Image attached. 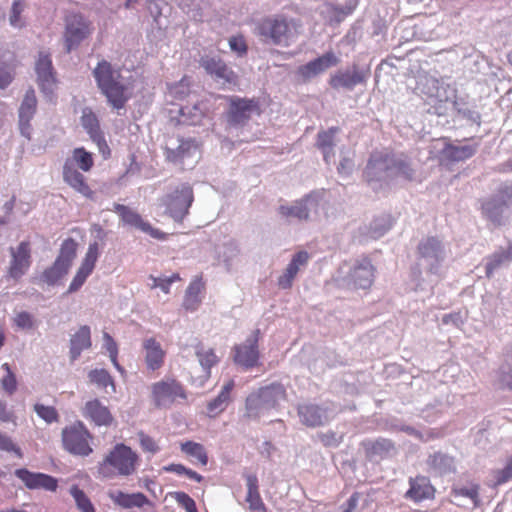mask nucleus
I'll return each instance as SVG.
<instances>
[{"label":"nucleus","mask_w":512,"mask_h":512,"mask_svg":"<svg viewBox=\"0 0 512 512\" xmlns=\"http://www.w3.org/2000/svg\"><path fill=\"white\" fill-rule=\"evenodd\" d=\"M364 174L372 189L377 190L399 178L413 181L416 171L411 159L404 154L375 152L371 154Z\"/></svg>","instance_id":"nucleus-1"},{"label":"nucleus","mask_w":512,"mask_h":512,"mask_svg":"<svg viewBox=\"0 0 512 512\" xmlns=\"http://www.w3.org/2000/svg\"><path fill=\"white\" fill-rule=\"evenodd\" d=\"M93 76L108 104L116 110L125 108L131 98V93L124 82L121 71L114 69L108 61L102 60L94 68Z\"/></svg>","instance_id":"nucleus-2"},{"label":"nucleus","mask_w":512,"mask_h":512,"mask_svg":"<svg viewBox=\"0 0 512 512\" xmlns=\"http://www.w3.org/2000/svg\"><path fill=\"white\" fill-rule=\"evenodd\" d=\"M94 166L92 153L84 147L73 149L71 156L63 164L62 176L64 182L75 192L87 199H94L95 192L91 189L86 177L80 172H89Z\"/></svg>","instance_id":"nucleus-3"},{"label":"nucleus","mask_w":512,"mask_h":512,"mask_svg":"<svg viewBox=\"0 0 512 512\" xmlns=\"http://www.w3.org/2000/svg\"><path fill=\"white\" fill-rule=\"evenodd\" d=\"M139 455L131 447L116 444L99 463L98 472L104 478L133 475L139 465Z\"/></svg>","instance_id":"nucleus-4"},{"label":"nucleus","mask_w":512,"mask_h":512,"mask_svg":"<svg viewBox=\"0 0 512 512\" xmlns=\"http://www.w3.org/2000/svg\"><path fill=\"white\" fill-rule=\"evenodd\" d=\"M254 33L263 42L288 46L297 35V25L293 19L283 14H275L258 21Z\"/></svg>","instance_id":"nucleus-5"},{"label":"nucleus","mask_w":512,"mask_h":512,"mask_svg":"<svg viewBox=\"0 0 512 512\" xmlns=\"http://www.w3.org/2000/svg\"><path fill=\"white\" fill-rule=\"evenodd\" d=\"M285 399L286 391L283 385L273 383L261 387L247 396L244 416L248 419H257Z\"/></svg>","instance_id":"nucleus-6"},{"label":"nucleus","mask_w":512,"mask_h":512,"mask_svg":"<svg viewBox=\"0 0 512 512\" xmlns=\"http://www.w3.org/2000/svg\"><path fill=\"white\" fill-rule=\"evenodd\" d=\"M334 280L340 287L367 289L374 281V267L367 257L357 259L342 265Z\"/></svg>","instance_id":"nucleus-7"},{"label":"nucleus","mask_w":512,"mask_h":512,"mask_svg":"<svg viewBox=\"0 0 512 512\" xmlns=\"http://www.w3.org/2000/svg\"><path fill=\"white\" fill-rule=\"evenodd\" d=\"M187 397L186 388L174 377H165L150 386V399L156 409H170Z\"/></svg>","instance_id":"nucleus-8"},{"label":"nucleus","mask_w":512,"mask_h":512,"mask_svg":"<svg viewBox=\"0 0 512 512\" xmlns=\"http://www.w3.org/2000/svg\"><path fill=\"white\" fill-rule=\"evenodd\" d=\"M418 266L431 274H437L446 258V249L437 237L430 236L422 239L417 247Z\"/></svg>","instance_id":"nucleus-9"},{"label":"nucleus","mask_w":512,"mask_h":512,"mask_svg":"<svg viewBox=\"0 0 512 512\" xmlns=\"http://www.w3.org/2000/svg\"><path fill=\"white\" fill-rule=\"evenodd\" d=\"M91 440V433L81 421H76L62 430L63 447L73 455H90L93 452Z\"/></svg>","instance_id":"nucleus-10"},{"label":"nucleus","mask_w":512,"mask_h":512,"mask_svg":"<svg viewBox=\"0 0 512 512\" xmlns=\"http://www.w3.org/2000/svg\"><path fill=\"white\" fill-rule=\"evenodd\" d=\"M194 200L193 189L188 183L181 184L161 199L166 213L176 222H182Z\"/></svg>","instance_id":"nucleus-11"},{"label":"nucleus","mask_w":512,"mask_h":512,"mask_svg":"<svg viewBox=\"0 0 512 512\" xmlns=\"http://www.w3.org/2000/svg\"><path fill=\"white\" fill-rule=\"evenodd\" d=\"M228 102L227 122L232 126H243L251 117L260 115L259 101L238 96H222Z\"/></svg>","instance_id":"nucleus-12"},{"label":"nucleus","mask_w":512,"mask_h":512,"mask_svg":"<svg viewBox=\"0 0 512 512\" xmlns=\"http://www.w3.org/2000/svg\"><path fill=\"white\" fill-rule=\"evenodd\" d=\"M416 89L435 103H446L455 98V90L443 78L427 73L418 76Z\"/></svg>","instance_id":"nucleus-13"},{"label":"nucleus","mask_w":512,"mask_h":512,"mask_svg":"<svg viewBox=\"0 0 512 512\" xmlns=\"http://www.w3.org/2000/svg\"><path fill=\"white\" fill-rule=\"evenodd\" d=\"M64 42L66 51L77 48L92 33L91 22L80 13H70L65 19Z\"/></svg>","instance_id":"nucleus-14"},{"label":"nucleus","mask_w":512,"mask_h":512,"mask_svg":"<svg viewBox=\"0 0 512 512\" xmlns=\"http://www.w3.org/2000/svg\"><path fill=\"white\" fill-rule=\"evenodd\" d=\"M260 331L257 329L247 338L245 343L234 347V362L244 369H251L259 365L260 353L258 349Z\"/></svg>","instance_id":"nucleus-15"},{"label":"nucleus","mask_w":512,"mask_h":512,"mask_svg":"<svg viewBox=\"0 0 512 512\" xmlns=\"http://www.w3.org/2000/svg\"><path fill=\"white\" fill-rule=\"evenodd\" d=\"M114 212L119 215L121 222L124 225L134 227L155 239L164 240L166 238V234L164 232L152 227V225L145 221L138 212L128 206L116 203L114 204Z\"/></svg>","instance_id":"nucleus-16"},{"label":"nucleus","mask_w":512,"mask_h":512,"mask_svg":"<svg viewBox=\"0 0 512 512\" xmlns=\"http://www.w3.org/2000/svg\"><path fill=\"white\" fill-rule=\"evenodd\" d=\"M99 255L98 242L95 241L90 243L84 258L82 259L81 264L68 287L67 293L77 292L83 286L87 278L94 271Z\"/></svg>","instance_id":"nucleus-17"},{"label":"nucleus","mask_w":512,"mask_h":512,"mask_svg":"<svg viewBox=\"0 0 512 512\" xmlns=\"http://www.w3.org/2000/svg\"><path fill=\"white\" fill-rule=\"evenodd\" d=\"M11 261L8 268V275L19 280L26 274L31 266V245L29 241H22L14 248H10Z\"/></svg>","instance_id":"nucleus-18"},{"label":"nucleus","mask_w":512,"mask_h":512,"mask_svg":"<svg viewBox=\"0 0 512 512\" xmlns=\"http://www.w3.org/2000/svg\"><path fill=\"white\" fill-rule=\"evenodd\" d=\"M14 474L23 482L25 487L30 490L42 489L55 492L58 488V480L45 473L32 472L26 468H19L15 470Z\"/></svg>","instance_id":"nucleus-19"},{"label":"nucleus","mask_w":512,"mask_h":512,"mask_svg":"<svg viewBox=\"0 0 512 512\" xmlns=\"http://www.w3.org/2000/svg\"><path fill=\"white\" fill-rule=\"evenodd\" d=\"M200 64L207 74L222 84L237 85L238 75L220 57H202Z\"/></svg>","instance_id":"nucleus-20"},{"label":"nucleus","mask_w":512,"mask_h":512,"mask_svg":"<svg viewBox=\"0 0 512 512\" xmlns=\"http://www.w3.org/2000/svg\"><path fill=\"white\" fill-rule=\"evenodd\" d=\"M367 77L368 73L366 71L360 70L354 65L351 69L338 70L334 73L329 80V84L334 89L351 91L357 85L363 84Z\"/></svg>","instance_id":"nucleus-21"},{"label":"nucleus","mask_w":512,"mask_h":512,"mask_svg":"<svg viewBox=\"0 0 512 512\" xmlns=\"http://www.w3.org/2000/svg\"><path fill=\"white\" fill-rule=\"evenodd\" d=\"M37 111V98L33 88H29L21 102L18 111L19 128L23 136L30 139L31 136V121Z\"/></svg>","instance_id":"nucleus-22"},{"label":"nucleus","mask_w":512,"mask_h":512,"mask_svg":"<svg viewBox=\"0 0 512 512\" xmlns=\"http://www.w3.org/2000/svg\"><path fill=\"white\" fill-rule=\"evenodd\" d=\"M39 86L44 93H52L56 85L55 72L52 65L51 55L40 52L35 64Z\"/></svg>","instance_id":"nucleus-23"},{"label":"nucleus","mask_w":512,"mask_h":512,"mask_svg":"<svg viewBox=\"0 0 512 512\" xmlns=\"http://www.w3.org/2000/svg\"><path fill=\"white\" fill-rule=\"evenodd\" d=\"M482 215L494 227H499L505 224L508 215V207L505 199L490 198L482 204Z\"/></svg>","instance_id":"nucleus-24"},{"label":"nucleus","mask_w":512,"mask_h":512,"mask_svg":"<svg viewBox=\"0 0 512 512\" xmlns=\"http://www.w3.org/2000/svg\"><path fill=\"white\" fill-rule=\"evenodd\" d=\"M82 414L96 426H110L114 421V417L109 408L103 405L98 399L86 402Z\"/></svg>","instance_id":"nucleus-25"},{"label":"nucleus","mask_w":512,"mask_h":512,"mask_svg":"<svg viewBox=\"0 0 512 512\" xmlns=\"http://www.w3.org/2000/svg\"><path fill=\"white\" fill-rule=\"evenodd\" d=\"M310 256L306 251L297 252L290 263L287 265L283 273L278 277L277 284L281 289H289L293 285V281L302 267L308 263Z\"/></svg>","instance_id":"nucleus-26"},{"label":"nucleus","mask_w":512,"mask_h":512,"mask_svg":"<svg viewBox=\"0 0 512 512\" xmlns=\"http://www.w3.org/2000/svg\"><path fill=\"white\" fill-rule=\"evenodd\" d=\"M357 6L356 0H347L345 4L325 3L323 5L322 14L324 15L326 24L331 26L338 25L348 15L352 14Z\"/></svg>","instance_id":"nucleus-27"},{"label":"nucleus","mask_w":512,"mask_h":512,"mask_svg":"<svg viewBox=\"0 0 512 512\" xmlns=\"http://www.w3.org/2000/svg\"><path fill=\"white\" fill-rule=\"evenodd\" d=\"M143 349L145 352L144 360L147 369L156 371L162 368L166 357V352L162 349L160 342L154 337L147 338L143 341Z\"/></svg>","instance_id":"nucleus-28"},{"label":"nucleus","mask_w":512,"mask_h":512,"mask_svg":"<svg viewBox=\"0 0 512 512\" xmlns=\"http://www.w3.org/2000/svg\"><path fill=\"white\" fill-rule=\"evenodd\" d=\"M409 484L410 488L405 493V498L407 499L418 503L431 499L434 496V488L430 484L429 479L424 476L410 478Z\"/></svg>","instance_id":"nucleus-29"},{"label":"nucleus","mask_w":512,"mask_h":512,"mask_svg":"<svg viewBox=\"0 0 512 512\" xmlns=\"http://www.w3.org/2000/svg\"><path fill=\"white\" fill-rule=\"evenodd\" d=\"M205 281L202 275L195 276L189 283L184 300L183 307L188 311H195L202 302L201 294L205 290Z\"/></svg>","instance_id":"nucleus-30"},{"label":"nucleus","mask_w":512,"mask_h":512,"mask_svg":"<svg viewBox=\"0 0 512 512\" xmlns=\"http://www.w3.org/2000/svg\"><path fill=\"white\" fill-rule=\"evenodd\" d=\"M512 262V243L507 249L499 248L485 258V274L491 278L495 271L508 266Z\"/></svg>","instance_id":"nucleus-31"},{"label":"nucleus","mask_w":512,"mask_h":512,"mask_svg":"<svg viewBox=\"0 0 512 512\" xmlns=\"http://www.w3.org/2000/svg\"><path fill=\"white\" fill-rule=\"evenodd\" d=\"M313 200L306 197L300 201H296L292 205H281L278 209L279 214L287 219L307 220L311 210Z\"/></svg>","instance_id":"nucleus-32"},{"label":"nucleus","mask_w":512,"mask_h":512,"mask_svg":"<svg viewBox=\"0 0 512 512\" xmlns=\"http://www.w3.org/2000/svg\"><path fill=\"white\" fill-rule=\"evenodd\" d=\"M246 502L251 512H267V508L259 492L258 478L255 474L246 475Z\"/></svg>","instance_id":"nucleus-33"},{"label":"nucleus","mask_w":512,"mask_h":512,"mask_svg":"<svg viewBox=\"0 0 512 512\" xmlns=\"http://www.w3.org/2000/svg\"><path fill=\"white\" fill-rule=\"evenodd\" d=\"M234 386V380L230 379L222 387L218 396L207 404V413L210 417H216L226 409L231 400V392Z\"/></svg>","instance_id":"nucleus-34"},{"label":"nucleus","mask_w":512,"mask_h":512,"mask_svg":"<svg viewBox=\"0 0 512 512\" xmlns=\"http://www.w3.org/2000/svg\"><path fill=\"white\" fill-rule=\"evenodd\" d=\"M478 146L477 143L461 146L446 144L442 150V154L446 159L453 162L465 161L476 154Z\"/></svg>","instance_id":"nucleus-35"},{"label":"nucleus","mask_w":512,"mask_h":512,"mask_svg":"<svg viewBox=\"0 0 512 512\" xmlns=\"http://www.w3.org/2000/svg\"><path fill=\"white\" fill-rule=\"evenodd\" d=\"M91 347V333L87 325L81 326L70 340L71 360H76L83 350Z\"/></svg>","instance_id":"nucleus-36"},{"label":"nucleus","mask_w":512,"mask_h":512,"mask_svg":"<svg viewBox=\"0 0 512 512\" xmlns=\"http://www.w3.org/2000/svg\"><path fill=\"white\" fill-rule=\"evenodd\" d=\"M427 465L434 473L439 475L448 474L455 470L454 458L441 451L430 454Z\"/></svg>","instance_id":"nucleus-37"},{"label":"nucleus","mask_w":512,"mask_h":512,"mask_svg":"<svg viewBox=\"0 0 512 512\" xmlns=\"http://www.w3.org/2000/svg\"><path fill=\"white\" fill-rule=\"evenodd\" d=\"M111 499L115 504L124 509H131L134 507L142 508L144 505L149 503L147 496L141 492L129 494L118 491L111 495Z\"/></svg>","instance_id":"nucleus-38"},{"label":"nucleus","mask_w":512,"mask_h":512,"mask_svg":"<svg viewBox=\"0 0 512 512\" xmlns=\"http://www.w3.org/2000/svg\"><path fill=\"white\" fill-rule=\"evenodd\" d=\"M198 149V145L193 139L180 140L179 146L175 149L167 148L165 155L170 162H182L185 158L190 157L193 152Z\"/></svg>","instance_id":"nucleus-39"},{"label":"nucleus","mask_w":512,"mask_h":512,"mask_svg":"<svg viewBox=\"0 0 512 512\" xmlns=\"http://www.w3.org/2000/svg\"><path fill=\"white\" fill-rule=\"evenodd\" d=\"M180 449L193 463L200 464L201 466L208 464V454L202 444L194 441H185L180 443Z\"/></svg>","instance_id":"nucleus-40"},{"label":"nucleus","mask_w":512,"mask_h":512,"mask_svg":"<svg viewBox=\"0 0 512 512\" xmlns=\"http://www.w3.org/2000/svg\"><path fill=\"white\" fill-rule=\"evenodd\" d=\"M78 244L73 238L65 239L60 247L59 254L55 261L70 269L77 255Z\"/></svg>","instance_id":"nucleus-41"},{"label":"nucleus","mask_w":512,"mask_h":512,"mask_svg":"<svg viewBox=\"0 0 512 512\" xmlns=\"http://www.w3.org/2000/svg\"><path fill=\"white\" fill-rule=\"evenodd\" d=\"M5 58L4 54H0V88L5 89L7 88L12 81L14 80L15 76V55L11 54L8 61H4Z\"/></svg>","instance_id":"nucleus-42"},{"label":"nucleus","mask_w":512,"mask_h":512,"mask_svg":"<svg viewBox=\"0 0 512 512\" xmlns=\"http://www.w3.org/2000/svg\"><path fill=\"white\" fill-rule=\"evenodd\" d=\"M88 377L92 383L96 384L99 388L105 390L106 392H108L107 391L108 387L111 388L110 393L116 392L115 382L107 370H105V369L91 370L88 374Z\"/></svg>","instance_id":"nucleus-43"},{"label":"nucleus","mask_w":512,"mask_h":512,"mask_svg":"<svg viewBox=\"0 0 512 512\" xmlns=\"http://www.w3.org/2000/svg\"><path fill=\"white\" fill-rule=\"evenodd\" d=\"M81 124L86 132L89 134L91 140L101 135L103 132L100 129V124L97 116L90 108H85L81 116Z\"/></svg>","instance_id":"nucleus-44"},{"label":"nucleus","mask_w":512,"mask_h":512,"mask_svg":"<svg viewBox=\"0 0 512 512\" xmlns=\"http://www.w3.org/2000/svg\"><path fill=\"white\" fill-rule=\"evenodd\" d=\"M392 227V217L390 215H382L375 218L369 226V238L379 239L387 233Z\"/></svg>","instance_id":"nucleus-45"},{"label":"nucleus","mask_w":512,"mask_h":512,"mask_svg":"<svg viewBox=\"0 0 512 512\" xmlns=\"http://www.w3.org/2000/svg\"><path fill=\"white\" fill-rule=\"evenodd\" d=\"M68 271V268L57 261H54L50 267L43 271L40 279L48 285H55L68 273Z\"/></svg>","instance_id":"nucleus-46"},{"label":"nucleus","mask_w":512,"mask_h":512,"mask_svg":"<svg viewBox=\"0 0 512 512\" xmlns=\"http://www.w3.org/2000/svg\"><path fill=\"white\" fill-rule=\"evenodd\" d=\"M498 373L500 385L512 390V346L507 350Z\"/></svg>","instance_id":"nucleus-47"},{"label":"nucleus","mask_w":512,"mask_h":512,"mask_svg":"<svg viewBox=\"0 0 512 512\" xmlns=\"http://www.w3.org/2000/svg\"><path fill=\"white\" fill-rule=\"evenodd\" d=\"M512 480V457H510L503 468L491 472L489 485L497 487Z\"/></svg>","instance_id":"nucleus-48"},{"label":"nucleus","mask_w":512,"mask_h":512,"mask_svg":"<svg viewBox=\"0 0 512 512\" xmlns=\"http://www.w3.org/2000/svg\"><path fill=\"white\" fill-rule=\"evenodd\" d=\"M70 494L73 497L77 509L80 512H96L94 505L86 493L78 487V485H72L70 488Z\"/></svg>","instance_id":"nucleus-49"},{"label":"nucleus","mask_w":512,"mask_h":512,"mask_svg":"<svg viewBox=\"0 0 512 512\" xmlns=\"http://www.w3.org/2000/svg\"><path fill=\"white\" fill-rule=\"evenodd\" d=\"M301 421L307 426H317L320 423L319 408L316 405L303 404L298 408Z\"/></svg>","instance_id":"nucleus-50"},{"label":"nucleus","mask_w":512,"mask_h":512,"mask_svg":"<svg viewBox=\"0 0 512 512\" xmlns=\"http://www.w3.org/2000/svg\"><path fill=\"white\" fill-rule=\"evenodd\" d=\"M180 114L185 118L188 124L197 125L205 118L206 113L202 103H197L190 106H185L180 109Z\"/></svg>","instance_id":"nucleus-51"},{"label":"nucleus","mask_w":512,"mask_h":512,"mask_svg":"<svg viewBox=\"0 0 512 512\" xmlns=\"http://www.w3.org/2000/svg\"><path fill=\"white\" fill-rule=\"evenodd\" d=\"M26 8L25 0H16L13 2L10 14H9V23L11 26L15 28H22L25 25V20L23 17V12Z\"/></svg>","instance_id":"nucleus-52"},{"label":"nucleus","mask_w":512,"mask_h":512,"mask_svg":"<svg viewBox=\"0 0 512 512\" xmlns=\"http://www.w3.org/2000/svg\"><path fill=\"white\" fill-rule=\"evenodd\" d=\"M196 356L201 366L207 371H209L219 361L213 349H205L202 345L197 347Z\"/></svg>","instance_id":"nucleus-53"},{"label":"nucleus","mask_w":512,"mask_h":512,"mask_svg":"<svg viewBox=\"0 0 512 512\" xmlns=\"http://www.w3.org/2000/svg\"><path fill=\"white\" fill-rule=\"evenodd\" d=\"M103 339H104V347L109 353V357L111 362L113 363L114 367L122 374H125L124 368L119 364L117 357H118V346L117 343L114 341L112 336L108 334L107 332L103 333Z\"/></svg>","instance_id":"nucleus-54"},{"label":"nucleus","mask_w":512,"mask_h":512,"mask_svg":"<svg viewBox=\"0 0 512 512\" xmlns=\"http://www.w3.org/2000/svg\"><path fill=\"white\" fill-rule=\"evenodd\" d=\"M35 413L46 423L51 424L59 421V414L55 407L36 403L34 405Z\"/></svg>","instance_id":"nucleus-55"},{"label":"nucleus","mask_w":512,"mask_h":512,"mask_svg":"<svg viewBox=\"0 0 512 512\" xmlns=\"http://www.w3.org/2000/svg\"><path fill=\"white\" fill-rule=\"evenodd\" d=\"M2 369L5 370L6 375L1 379V386L8 395H12L17 390L16 376L8 363L2 364Z\"/></svg>","instance_id":"nucleus-56"},{"label":"nucleus","mask_w":512,"mask_h":512,"mask_svg":"<svg viewBox=\"0 0 512 512\" xmlns=\"http://www.w3.org/2000/svg\"><path fill=\"white\" fill-rule=\"evenodd\" d=\"M150 279L153 282L151 288H160L165 294L170 293V287L172 283L182 280L179 273H173L169 277L150 276Z\"/></svg>","instance_id":"nucleus-57"},{"label":"nucleus","mask_w":512,"mask_h":512,"mask_svg":"<svg viewBox=\"0 0 512 512\" xmlns=\"http://www.w3.org/2000/svg\"><path fill=\"white\" fill-rule=\"evenodd\" d=\"M370 450L375 455L385 456L394 450V444L389 439L379 438L371 443Z\"/></svg>","instance_id":"nucleus-58"},{"label":"nucleus","mask_w":512,"mask_h":512,"mask_svg":"<svg viewBox=\"0 0 512 512\" xmlns=\"http://www.w3.org/2000/svg\"><path fill=\"white\" fill-rule=\"evenodd\" d=\"M454 495L462 496L469 498L472 502L474 507L479 506L480 499H479V486L478 485H471L468 487H461L454 490Z\"/></svg>","instance_id":"nucleus-59"},{"label":"nucleus","mask_w":512,"mask_h":512,"mask_svg":"<svg viewBox=\"0 0 512 512\" xmlns=\"http://www.w3.org/2000/svg\"><path fill=\"white\" fill-rule=\"evenodd\" d=\"M173 498L186 512H198L195 501L187 493L182 491L174 492Z\"/></svg>","instance_id":"nucleus-60"},{"label":"nucleus","mask_w":512,"mask_h":512,"mask_svg":"<svg viewBox=\"0 0 512 512\" xmlns=\"http://www.w3.org/2000/svg\"><path fill=\"white\" fill-rule=\"evenodd\" d=\"M338 127H332L326 133H322V153L324 154V160L329 162V152L326 150L327 148H331L335 145V135L338 133Z\"/></svg>","instance_id":"nucleus-61"},{"label":"nucleus","mask_w":512,"mask_h":512,"mask_svg":"<svg viewBox=\"0 0 512 512\" xmlns=\"http://www.w3.org/2000/svg\"><path fill=\"white\" fill-rule=\"evenodd\" d=\"M229 47L239 57L247 54L248 46L243 35L239 34L229 38Z\"/></svg>","instance_id":"nucleus-62"},{"label":"nucleus","mask_w":512,"mask_h":512,"mask_svg":"<svg viewBox=\"0 0 512 512\" xmlns=\"http://www.w3.org/2000/svg\"><path fill=\"white\" fill-rule=\"evenodd\" d=\"M138 437L140 446L144 452L155 454L159 451L160 448L157 442L151 436L141 431L138 433Z\"/></svg>","instance_id":"nucleus-63"},{"label":"nucleus","mask_w":512,"mask_h":512,"mask_svg":"<svg viewBox=\"0 0 512 512\" xmlns=\"http://www.w3.org/2000/svg\"><path fill=\"white\" fill-rule=\"evenodd\" d=\"M0 451L13 452L17 457L22 458L21 449L13 442V440L4 433L0 432Z\"/></svg>","instance_id":"nucleus-64"}]
</instances>
